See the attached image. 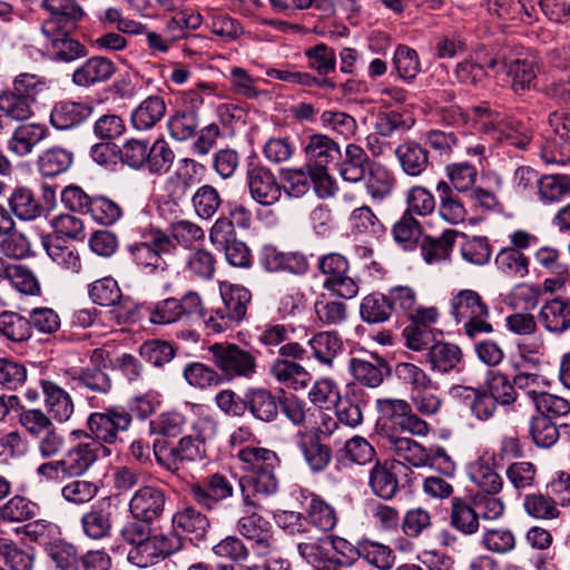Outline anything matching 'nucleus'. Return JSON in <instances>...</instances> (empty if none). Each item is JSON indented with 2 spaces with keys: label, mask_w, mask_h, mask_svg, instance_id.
<instances>
[{
  "label": "nucleus",
  "mask_w": 570,
  "mask_h": 570,
  "mask_svg": "<svg viewBox=\"0 0 570 570\" xmlns=\"http://www.w3.org/2000/svg\"><path fill=\"white\" fill-rule=\"evenodd\" d=\"M238 459L243 463L246 473H259L262 471H275L279 463L277 454L268 449L247 446L242 449Z\"/></svg>",
  "instance_id": "nucleus-36"
},
{
  "label": "nucleus",
  "mask_w": 570,
  "mask_h": 570,
  "mask_svg": "<svg viewBox=\"0 0 570 570\" xmlns=\"http://www.w3.org/2000/svg\"><path fill=\"white\" fill-rule=\"evenodd\" d=\"M450 313L458 323H463L465 334L471 338L493 331L489 322V306L473 289H461L455 293L450 299Z\"/></svg>",
  "instance_id": "nucleus-2"
},
{
  "label": "nucleus",
  "mask_w": 570,
  "mask_h": 570,
  "mask_svg": "<svg viewBox=\"0 0 570 570\" xmlns=\"http://www.w3.org/2000/svg\"><path fill=\"white\" fill-rule=\"evenodd\" d=\"M505 69L507 75L512 78V89L517 94L529 90L537 78L535 66L531 60H513L505 63Z\"/></svg>",
  "instance_id": "nucleus-63"
},
{
  "label": "nucleus",
  "mask_w": 570,
  "mask_h": 570,
  "mask_svg": "<svg viewBox=\"0 0 570 570\" xmlns=\"http://www.w3.org/2000/svg\"><path fill=\"white\" fill-rule=\"evenodd\" d=\"M479 515L472 504L454 499L452 501L451 524L464 534H472L479 529Z\"/></svg>",
  "instance_id": "nucleus-60"
},
{
  "label": "nucleus",
  "mask_w": 570,
  "mask_h": 570,
  "mask_svg": "<svg viewBox=\"0 0 570 570\" xmlns=\"http://www.w3.org/2000/svg\"><path fill=\"white\" fill-rule=\"evenodd\" d=\"M181 547L183 540L175 532L151 533L138 547L128 550L127 560L136 567L147 568L179 551Z\"/></svg>",
  "instance_id": "nucleus-7"
},
{
  "label": "nucleus",
  "mask_w": 570,
  "mask_h": 570,
  "mask_svg": "<svg viewBox=\"0 0 570 570\" xmlns=\"http://www.w3.org/2000/svg\"><path fill=\"white\" fill-rule=\"evenodd\" d=\"M243 505H250L256 495L271 497L278 490V480L275 471H262L259 473H245L239 479Z\"/></svg>",
  "instance_id": "nucleus-21"
},
{
  "label": "nucleus",
  "mask_w": 570,
  "mask_h": 570,
  "mask_svg": "<svg viewBox=\"0 0 570 570\" xmlns=\"http://www.w3.org/2000/svg\"><path fill=\"white\" fill-rule=\"evenodd\" d=\"M548 122L550 129L542 147V158L547 163L567 164L570 161V116L554 111Z\"/></svg>",
  "instance_id": "nucleus-12"
},
{
  "label": "nucleus",
  "mask_w": 570,
  "mask_h": 570,
  "mask_svg": "<svg viewBox=\"0 0 570 570\" xmlns=\"http://www.w3.org/2000/svg\"><path fill=\"white\" fill-rule=\"evenodd\" d=\"M395 155L403 171L409 176L417 177L429 166L428 150L416 141L402 142L396 147Z\"/></svg>",
  "instance_id": "nucleus-29"
},
{
  "label": "nucleus",
  "mask_w": 570,
  "mask_h": 570,
  "mask_svg": "<svg viewBox=\"0 0 570 570\" xmlns=\"http://www.w3.org/2000/svg\"><path fill=\"white\" fill-rule=\"evenodd\" d=\"M312 355L320 363L332 365L333 360L341 352L343 343L335 332H318L308 340Z\"/></svg>",
  "instance_id": "nucleus-40"
},
{
  "label": "nucleus",
  "mask_w": 570,
  "mask_h": 570,
  "mask_svg": "<svg viewBox=\"0 0 570 570\" xmlns=\"http://www.w3.org/2000/svg\"><path fill=\"white\" fill-rule=\"evenodd\" d=\"M72 436L82 441L70 446L62 460L65 465V475L70 478H78L87 473V471L97 462L100 452L109 453V450L98 442L87 436V432L76 430L71 433Z\"/></svg>",
  "instance_id": "nucleus-11"
},
{
  "label": "nucleus",
  "mask_w": 570,
  "mask_h": 570,
  "mask_svg": "<svg viewBox=\"0 0 570 570\" xmlns=\"http://www.w3.org/2000/svg\"><path fill=\"white\" fill-rule=\"evenodd\" d=\"M498 268L508 276L523 278L529 273V258L520 250L504 248L495 257Z\"/></svg>",
  "instance_id": "nucleus-62"
},
{
  "label": "nucleus",
  "mask_w": 570,
  "mask_h": 570,
  "mask_svg": "<svg viewBox=\"0 0 570 570\" xmlns=\"http://www.w3.org/2000/svg\"><path fill=\"white\" fill-rule=\"evenodd\" d=\"M189 493L202 509L213 511L219 503L234 495L232 481L224 474L213 473L190 485Z\"/></svg>",
  "instance_id": "nucleus-14"
},
{
  "label": "nucleus",
  "mask_w": 570,
  "mask_h": 570,
  "mask_svg": "<svg viewBox=\"0 0 570 570\" xmlns=\"http://www.w3.org/2000/svg\"><path fill=\"white\" fill-rule=\"evenodd\" d=\"M186 382L196 389L205 390L223 383V376L214 368L202 362H190L183 371Z\"/></svg>",
  "instance_id": "nucleus-48"
},
{
  "label": "nucleus",
  "mask_w": 570,
  "mask_h": 570,
  "mask_svg": "<svg viewBox=\"0 0 570 570\" xmlns=\"http://www.w3.org/2000/svg\"><path fill=\"white\" fill-rule=\"evenodd\" d=\"M366 402L361 390H353L340 396L335 406L337 421L342 424L356 428L363 422V410Z\"/></svg>",
  "instance_id": "nucleus-32"
},
{
  "label": "nucleus",
  "mask_w": 570,
  "mask_h": 570,
  "mask_svg": "<svg viewBox=\"0 0 570 570\" xmlns=\"http://www.w3.org/2000/svg\"><path fill=\"white\" fill-rule=\"evenodd\" d=\"M435 189L440 198V216L453 225L464 222L466 217V209L462 200L451 189V186H449L448 181L440 180L436 184Z\"/></svg>",
  "instance_id": "nucleus-38"
},
{
  "label": "nucleus",
  "mask_w": 570,
  "mask_h": 570,
  "mask_svg": "<svg viewBox=\"0 0 570 570\" xmlns=\"http://www.w3.org/2000/svg\"><path fill=\"white\" fill-rule=\"evenodd\" d=\"M393 66L399 77L406 82H411L421 72L417 52L404 45L396 47L393 56Z\"/></svg>",
  "instance_id": "nucleus-58"
},
{
  "label": "nucleus",
  "mask_w": 570,
  "mask_h": 570,
  "mask_svg": "<svg viewBox=\"0 0 570 570\" xmlns=\"http://www.w3.org/2000/svg\"><path fill=\"white\" fill-rule=\"evenodd\" d=\"M237 532L250 542V549L257 557L271 552V523L257 512V502L244 505L243 515L236 523Z\"/></svg>",
  "instance_id": "nucleus-10"
},
{
  "label": "nucleus",
  "mask_w": 570,
  "mask_h": 570,
  "mask_svg": "<svg viewBox=\"0 0 570 570\" xmlns=\"http://www.w3.org/2000/svg\"><path fill=\"white\" fill-rule=\"evenodd\" d=\"M165 505L166 495L160 488L144 485L134 492L128 508L132 519L151 523L161 517Z\"/></svg>",
  "instance_id": "nucleus-16"
},
{
  "label": "nucleus",
  "mask_w": 570,
  "mask_h": 570,
  "mask_svg": "<svg viewBox=\"0 0 570 570\" xmlns=\"http://www.w3.org/2000/svg\"><path fill=\"white\" fill-rule=\"evenodd\" d=\"M67 375L79 386L96 393L106 394L111 389V380L101 368H70L67 371Z\"/></svg>",
  "instance_id": "nucleus-47"
},
{
  "label": "nucleus",
  "mask_w": 570,
  "mask_h": 570,
  "mask_svg": "<svg viewBox=\"0 0 570 570\" xmlns=\"http://www.w3.org/2000/svg\"><path fill=\"white\" fill-rule=\"evenodd\" d=\"M73 163V154L62 147H51L43 150L37 160L40 174L45 177H55L66 173Z\"/></svg>",
  "instance_id": "nucleus-37"
},
{
  "label": "nucleus",
  "mask_w": 570,
  "mask_h": 570,
  "mask_svg": "<svg viewBox=\"0 0 570 570\" xmlns=\"http://www.w3.org/2000/svg\"><path fill=\"white\" fill-rule=\"evenodd\" d=\"M392 470V466L377 462L370 472L368 484L373 493L384 500L392 499L399 490V482Z\"/></svg>",
  "instance_id": "nucleus-50"
},
{
  "label": "nucleus",
  "mask_w": 570,
  "mask_h": 570,
  "mask_svg": "<svg viewBox=\"0 0 570 570\" xmlns=\"http://www.w3.org/2000/svg\"><path fill=\"white\" fill-rule=\"evenodd\" d=\"M305 510L309 522L324 532L333 530L337 523L334 508L318 497L313 495Z\"/></svg>",
  "instance_id": "nucleus-61"
},
{
  "label": "nucleus",
  "mask_w": 570,
  "mask_h": 570,
  "mask_svg": "<svg viewBox=\"0 0 570 570\" xmlns=\"http://www.w3.org/2000/svg\"><path fill=\"white\" fill-rule=\"evenodd\" d=\"M0 333L12 342H23L31 336L27 317L11 311L0 313Z\"/></svg>",
  "instance_id": "nucleus-59"
},
{
  "label": "nucleus",
  "mask_w": 570,
  "mask_h": 570,
  "mask_svg": "<svg viewBox=\"0 0 570 570\" xmlns=\"http://www.w3.org/2000/svg\"><path fill=\"white\" fill-rule=\"evenodd\" d=\"M0 114L13 121H26L33 116V105L8 87L0 91Z\"/></svg>",
  "instance_id": "nucleus-45"
},
{
  "label": "nucleus",
  "mask_w": 570,
  "mask_h": 570,
  "mask_svg": "<svg viewBox=\"0 0 570 570\" xmlns=\"http://www.w3.org/2000/svg\"><path fill=\"white\" fill-rule=\"evenodd\" d=\"M445 174L451 189L463 194L469 193L474 187L478 179L476 167L466 161L446 165Z\"/></svg>",
  "instance_id": "nucleus-51"
},
{
  "label": "nucleus",
  "mask_w": 570,
  "mask_h": 570,
  "mask_svg": "<svg viewBox=\"0 0 570 570\" xmlns=\"http://www.w3.org/2000/svg\"><path fill=\"white\" fill-rule=\"evenodd\" d=\"M394 187L395 178L387 168L382 165H373L368 169L365 188L373 200L381 202L390 197Z\"/></svg>",
  "instance_id": "nucleus-44"
},
{
  "label": "nucleus",
  "mask_w": 570,
  "mask_h": 570,
  "mask_svg": "<svg viewBox=\"0 0 570 570\" xmlns=\"http://www.w3.org/2000/svg\"><path fill=\"white\" fill-rule=\"evenodd\" d=\"M304 151L307 160L314 164V169H326L328 164L341 157L338 144L322 134L312 135L304 147Z\"/></svg>",
  "instance_id": "nucleus-25"
},
{
  "label": "nucleus",
  "mask_w": 570,
  "mask_h": 570,
  "mask_svg": "<svg viewBox=\"0 0 570 570\" xmlns=\"http://www.w3.org/2000/svg\"><path fill=\"white\" fill-rule=\"evenodd\" d=\"M247 185L252 198L263 206L274 205L282 196V187L274 174L262 166L247 170Z\"/></svg>",
  "instance_id": "nucleus-18"
},
{
  "label": "nucleus",
  "mask_w": 570,
  "mask_h": 570,
  "mask_svg": "<svg viewBox=\"0 0 570 570\" xmlns=\"http://www.w3.org/2000/svg\"><path fill=\"white\" fill-rule=\"evenodd\" d=\"M248 289L237 285L220 287V305L227 312L233 321L238 325L245 317L247 305L250 302Z\"/></svg>",
  "instance_id": "nucleus-41"
},
{
  "label": "nucleus",
  "mask_w": 570,
  "mask_h": 570,
  "mask_svg": "<svg viewBox=\"0 0 570 570\" xmlns=\"http://www.w3.org/2000/svg\"><path fill=\"white\" fill-rule=\"evenodd\" d=\"M49 17L41 24L42 46L55 61L71 62L87 56L88 50L72 32L83 17L75 0H45Z\"/></svg>",
  "instance_id": "nucleus-1"
},
{
  "label": "nucleus",
  "mask_w": 570,
  "mask_h": 570,
  "mask_svg": "<svg viewBox=\"0 0 570 570\" xmlns=\"http://www.w3.org/2000/svg\"><path fill=\"white\" fill-rule=\"evenodd\" d=\"M9 205L13 214L22 220H31L41 214V206L31 189L17 187L9 198Z\"/></svg>",
  "instance_id": "nucleus-53"
},
{
  "label": "nucleus",
  "mask_w": 570,
  "mask_h": 570,
  "mask_svg": "<svg viewBox=\"0 0 570 570\" xmlns=\"http://www.w3.org/2000/svg\"><path fill=\"white\" fill-rule=\"evenodd\" d=\"M132 423L131 414L121 406H109L100 412L90 413L87 419V436L99 444H115L119 433L129 429Z\"/></svg>",
  "instance_id": "nucleus-6"
},
{
  "label": "nucleus",
  "mask_w": 570,
  "mask_h": 570,
  "mask_svg": "<svg viewBox=\"0 0 570 570\" xmlns=\"http://www.w3.org/2000/svg\"><path fill=\"white\" fill-rule=\"evenodd\" d=\"M298 448L309 468L315 472L323 471L331 462V449L322 444L315 433H302Z\"/></svg>",
  "instance_id": "nucleus-35"
},
{
  "label": "nucleus",
  "mask_w": 570,
  "mask_h": 570,
  "mask_svg": "<svg viewBox=\"0 0 570 570\" xmlns=\"http://www.w3.org/2000/svg\"><path fill=\"white\" fill-rule=\"evenodd\" d=\"M348 223L354 234L377 237L384 232V226L368 206L352 210Z\"/></svg>",
  "instance_id": "nucleus-52"
},
{
  "label": "nucleus",
  "mask_w": 570,
  "mask_h": 570,
  "mask_svg": "<svg viewBox=\"0 0 570 570\" xmlns=\"http://www.w3.org/2000/svg\"><path fill=\"white\" fill-rule=\"evenodd\" d=\"M48 136L45 125L29 122L18 126L8 140V149L18 157L30 155Z\"/></svg>",
  "instance_id": "nucleus-23"
},
{
  "label": "nucleus",
  "mask_w": 570,
  "mask_h": 570,
  "mask_svg": "<svg viewBox=\"0 0 570 570\" xmlns=\"http://www.w3.org/2000/svg\"><path fill=\"white\" fill-rule=\"evenodd\" d=\"M199 126V117L196 110H177L169 119L170 136L179 141L191 138Z\"/></svg>",
  "instance_id": "nucleus-64"
},
{
  "label": "nucleus",
  "mask_w": 570,
  "mask_h": 570,
  "mask_svg": "<svg viewBox=\"0 0 570 570\" xmlns=\"http://www.w3.org/2000/svg\"><path fill=\"white\" fill-rule=\"evenodd\" d=\"M473 119L480 131L491 135L497 140H505L518 148H525L530 141L527 135L519 134V122L513 125L504 121L487 102L475 106Z\"/></svg>",
  "instance_id": "nucleus-9"
},
{
  "label": "nucleus",
  "mask_w": 570,
  "mask_h": 570,
  "mask_svg": "<svg viewBox=\"0 0 570 570\" xmlns=\"http://www.w3.org/2000/svg\"><path fill=\"white\" fill-rule=\"evenodd\" d=\"M115 72L116 66L111 60L95 56L73 70L71 81L76 87L90 88L108 81Z\"/></svg>",
  "instance_id": "nucleus-19"
},
{
  "label": "nucleus",
  "mask_w": 570,
  "mask_h": 570,
  "mask_svg": "<svg viewBox=\"0 0 570 570\" xmlns=\"http://www.w3.org/2000/svg\"><path fill=\"white\" fill-rule=\"evenodd\" d=\"M245 405L246 410L257 421L271 423L278 416V400L267 389H247L245 392Z\"/></svg>",
  "instance_id": "nucleus-22"
},
{
  "label": "nucleus",
  "mask_w": 570,
  "mask_h": 570,
  "mask_svg": "<svg viewBox=\"0 0 570 570\" xmlns=\"http://www.w3.org/2000/svg\"><path fill=\"white\" fill-rule=\"evenodd\" d=\"M166 115V102L160 96H149L131 112V124L137 130L151 129Z\"/></svg>",
  "instance_id": "nucleus-30"
},
{
  "label": "nucleus",
  "mask_w": 570,
  "mask_h": 570,
  "mask_svg": "<svg viewBox=\"0 0 570 570\" xmlns=\"http://www.w3.org/2000/svg\"><path fill=\"white\" fill-rule=\"evenodd\" d=\"M147 157L144 168L151 174H165L174 163L175 153L165 139L158 138L151 146L148 145Z\"/></svg>",
  "instance_id": "nucleus-54"
},
{
  "label": "nucleus",
  "mask_w": 570,
  "mask_h": 570,
  "mask_svg": "<svg viewBox=\"0 0 570 570\" xmlns=\"http://www.w3.org/2000/svg\"><path fill=\"white\" fill-rule=\"evenodd\" d=\"M394 375L400 384L412 391V394L422 389H431L433 382L430 376L417 365L407 362L397 363Z\"/></svg>",
  "instance_id": "nucleus-55"
},
{
  "label": "nucleus",
  "mask_w": 570,
  "mask_h": 570,
  "mask_svg": "<svg viewBox=\"0 0 570 570\" xmlns=\"http://www.w3.org/2000/svg\"><path fill=\"white\" fill-rule=\"evenodd\" d=\"M118 504L114 497H104L96 501L81 517L85 535L91 540H104L112 532L114 517Z\"/></svg>",
  "instance_id": "nucleus-13"
},
{
  "label": "nucleus",
  "mask_w": 570,
  "mask_h": 570,
  "mask_svg": "<svg viewBox=\"0 0 570 570\" xmlns=\"http://www.w3.org/2000/svg\"><path fill=\"white\" fill-rule=\"evenodd\" d=\"M0 558L10 570H33L35 554L20 549L13 541L0 538Z\"/></svg>",
  "instance_id": "nucleus-56"
},
{
  "label": "nucleus",
  "mask_w": 570,
  "mask_h": 570,
  "mask_svg": "<svg viewBox=\"0 0 570 570\" xmlns=\"http://www.w3.org/2000/svg\"><path fill=\"white\" fill-rule=\"evenodd\" d=\"M50 87L51 83L46 77L38 73L21 72L13 78L9 88L35 105L37 98L47 92Z\"/></svg>",
  "instance_id": "nucleus-43"
},
{
  "label": "nucleus",
  "mask_w": 570,
  "mask_h": 570,
  "mask_svg": "<svg viewBox=\"0 0 570 570\" xmlns=\"http://www.w3.org/2000/svg\"><path fill=\"white\" fill-rule=\"evenodd\" d=\"M471 482L479 489L476 493H500L503 481L489 461L479 459L468 466Z\"/></svg>",
  "instance_id": "nucleus-33"
},
{
  "label": "nucleus",
  "mask_w": 570,
  "mask_h": 570,
  "mask_svg": "<svg viewBox=\"0 0 570 570\" xmlns=\"http://www.w3.org/2000/svg\"><path fill=\"white\" fill-rule=\"evenodd\" d=\"M367 154L357 145L346 146L344 158L340 164L341 177L350 183H358L364 179L366 174Z\"/></svg>",
  "instance_id": "nucleus-39"
},
{
  "label": "nucleus",
  "mask_w": 570,
  "mask_h": 570,
  "mask_svg": "<svg viewBox=\"0 0 570 570\" xmlns=\"http://www.w3.org/2000/svg\"><path fill=\"white\" fill-rule=\"evenodd\" d=\"M90 114V108L81 102L59 101L50 114L51 125L60 130L70 129L82 122Z\"/></svg>",
  "instance_id": "nucleus-34"
},
{
  "label": "nucleus",
  "mask_w": 570,
  "mask_h": 570,
  "mask_svg": "<svg viewBox=\"0 0 570 570\" xmlns=\"http://www.w3.org/2000/svg\"><path fill=\"white\" fill-rule=\"evenodd\" d=\"M538 194L544 204L558 203L570 194V176L544 175L538 181Z\"/></svg>",
  "instance_id": "nucleus-49"
},
{
  "label": "nucleus",
  "mask_w": 570,
  "mask_h": 570,
  "mask_svg": "<svg viewBox=\"0 0 570 570\" xmlns=\"http://www.w3.org/2000/svg\"><path fill=\"white\" fill-rule=\"evenodd\" d=\"M173 524L175 528L193 534L196 540L204 539L210 525L208 518L191 505L177 511L173 517Z\"/></svg>",
  "instance_id": "nucleus-42"
},
{
  "label": "nucleus",
  "mask_w": 570,
  "mask_h": 570,
  "mask_svg": "<svg viewBox=\"0 0 570 570\" xmlns=\"http://www.w3.org/2000/svg\"><path fill=\"white\" fill-rule=\"evenodd\" d=\"M318 269L324 276V287L342 298H353L358 293V283L350 273L347 259L337 253L324 255L318 261Z\"/></svg>",
  "instance_id": "nucleus-8"
},
{
  "label": "nucleus",
  "mask_w": 570,
  "mask_h": 570,
  "mask_svg": "<svg viewBox=\"0 0 570 570\" xmlns=\"http://www.w3.org/2000/svg\"><path fill=\"white\" fill-rule=\"evenodd\" d=\"M386 448L394 456L392 469H399L407 463L414 468L429 466L426 448L413 439L400 436L394 431L385 430Z\"/></svg>",
  "instance_id": "nucleus-15"
},
{
  "label": "nucleus",
  "mask_w": 570,
  "mask_h": 570,
  "mask_svg": "<svg viewBox=\"0 0 570 570\" xmlns=\"http://www.w3.org/2000/svg\"><path fill=\"white\" fill-rule=\"evenodd\" d=\"M40 386L47 411L57 422H67L75 411V404L70 394L49 380H41Z\"/></svg>",
  "instance_id": "nucleus-20"
},
{
  "label": "nucleus",
  "mask_w": 570,
  "mask_h": 570,
  "mask_svg": "<svg viewBox=\"0 0 570 570\" xmlns=\"http://www.w3.org/2000/svg\"><path fill=\"white\" fill-rule=\"evenodd\" d=\"M523 509L528 515L537 520L551 521L561 515L558 503L549 493L537 492L527 494L523 499Z\"/></svg>",
  "instance_id": "nucleus-46"
},
{
  "label": "nucleus",
  "mask_w": 570,
  "mask_h": 570,
  "mask_svg": "<svg viewBox=\"0 0 570 570\" xmlns=\"http://www.w3.org/2000/svg\"><path fill=\"white\" fill-rule=\"evenodd\" d=\"M350 371L361 384L374 389L383 383L385 375L390 373V367L382 357L372 355V361L352 358Z\"/></svg>",
  "instance_id": "nucleus-27"
},
{
  "label": "nucleus",
  "mask_w": 570,
  "mask_h": 570,
  "mask_svg": "<svg viewBox=\"0 0 570 570\" xmlns=\"http://www.w3.org/2000/svg\"><path fill=\"white\" fill-rule=\"evenodd\" d=\"M212 362L220 371L223 381L250 380L257 372L256 356L234 343H215L208 347Z\"/></svg>",
  "instance_id": "nucleus-4"
},
{
  "label": "nucleus",
  "mask_w": 570,
  "mask_h": 570,
  "mask_svg": "<svg viewBox=\"0 0 570 570\" xmlns=\"http://www.w3.org/2000/svg\"><path fill=\"white\" fill-rule=\"evenodd\" d=\"M89 296L98 305L112 307L110 313L118 323L126 322L132 312L130 301L122 298L120 288L112 278L106 277L94 282L89 288Z\"/></svg>",
  "instance_id": "nucleus-17"
},
{
  "label": "nucleus",
  "mask_w": 570,
  "mask_h": 570,
  "mask_svg": "<svg viewBox=\"0 0 570 570\" xmlns=\"http://www.w3.org/2000/svg\"><path fill=\"white\" fill-rule=\"evenodd\" d=\"M175 249L176 245L170 236L156 227L145 228L140 239L127 246L132 262L147 273L166 271L167 264L163 255Z\"/></svg>",
  "instance_id": "nucleus-3"
},
{
  "label": "nucleus",
  "mask_w": 570,
  "mask_h": 570,
  "mask_svg": "<svg viewBox=\"0 0 570 570\" xmlns=\"http://www.w3.org/2000/svg\"><path fill=\"white\" fill-rule=\"evenodd\" d=\"M269 373L278 383L293 390H303L312 381V375L304 366L283 357L273 361Z\"/></svg>",
  "instance_id": "nucleus-26"
},
{
  "label": "nucleus",
  "mask_w": 570,
  "mask_h": 570,
  "mask_svg": "<svg viewBox=\"0 0 570 570\" xmlns=\"http://www.w3.org/2000/svg\"><path fill=\"white\" fill-rule=\"evenodd\" d=\"M222 197L212 185L200 186L191 198V204L197 216L202 219H210L222 206Z\"/></svg>",
  "instance_id": "nucleus-57"
},
{
  "label": "nucleus",
  "mask_w": 570,
  "mask_h": 570,
  "mask_svg": "<svg viewBox=\"0 0 570 570\" xmlns=\"http://www.w3.org/2000/svg\"><path fill=\"white\" fill-rule=\"evenodd\" d=\"M539 321L553 334H563L570 330V301L556 297L547 301L540 308Z\"/></svg>",
  "instance_id": "nucleus-24"
},
{
  "label": "nucleus",
  "mask_w": 570,
  "mask_h": 570,
  "mask_svg": "<svg viewBox=\"0 0 570 570\" xmlns=\"http://www.w3.org/2000/svg\"><path fill=\"white\" fill-rule=\"evenodd\" d=\"M153 450L157 463L170 472H177L186 464L206 458V446L197 443L193 435L181 436L176 443L156 440Z\"/></svg>",
  "instance_id": "nucleus-5"
},
{
  "label": "nucleus",
  "mask_w": 570,
  "mask_h": 570,
  "mask_svg": "<svg viewBox=\"0 0 570 570\" xmlns=\"http://www.w3.org/2000/svg\"><path fill=\"white\" fill-rule=\"evenodd\" d=\"M458 232L444 230L440 237H423L420 248L424 262L429 265L441 264L450 261Z\"/></svg>",
  "instance_id": "nucleus-28"
},
{
  "label": "nucleus",
  "mask_w": 570,
  "mask_h": 570,
  "mask_svg": "<svg viewBox=\"0 0 570 570\" xmlns=\"http://www.w3.org/2000/svg\"><path fill=\"white\" fill-rule=\"evenodd\" d=\"M462 356V351L456 344L439 341L429 347L428 362L432 371L445 374L458 367Z\"/></svg>",
  "instance_id": "nucleus-31"
}]
</instances>
